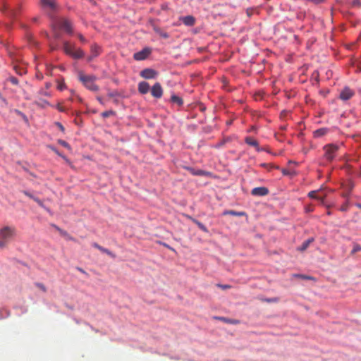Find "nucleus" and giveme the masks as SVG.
Masks as SVG:
<instances>
[{"instance_id": "obj_1", "label": "nucleus", "mask_w": 361, "mask_h": 361, "mask_svg": "<svg viewBox=\"0 0 361 361\" xmlns=\"http://www.w3.org/2000/svg\"><path fill=\"white\" fill-rule=\"evenodd\" d=\"M42 9L52 19L51 29L55 39H61V34L59 29L64 30L68 35H73L71 21L67 18H56L54 14L58 11V5L55 0H39Z\"/></svg>"}, {"instance_id": "obj_2", "label": "nucleus", "mask_w": 361, "mask_h": 361, "mask_svg": "<svg viewBox=\"0 0 361 361\" xmlns=\"http://www.w3.org/2000/svg\"><path fill=\"white\" fill-rule=\"evenodd\" d=\"M22 0H0V11L11 18H16L20 11Z\"/></svg>"}, {"instance_id": "obj_3", "label": "nucleus", "mask_w": 361, "mask_h": 361, "mask_svg": "<svg viewBox=\"0 0 361 361\" xmlns=\"http://www.w3.org/2000/svg\"><path fill=\"white\" fill-rule=\"evenodd\" d=\"M16 235V228L12 226H4L0 228V248L5 247Z\"/></svg>"}, {"instance_id": "obj_4", "label": "nucleus", "mask_w": 361, "mask_h": 361, "mask_svg": "<svg viewBox=\"0 0 361 361\" xmlns=\"http://www.w3.org/2000/svg\"><path fill=\"white\" fill-rule=\"evenodd\" d=\"M63 52L74 59H80L85 56V52L80 49H76L74 44L65 40L63 42Z\"/></svg>"}, {"instance_id": "obj_5", "label": "nucleus", "mask_w": 361, "mask_h": 361, "mask_svg": "<svg viewBox=\"0 0 361 361\" xmlns=\"http://www.w3.org/2000/svg\"><path fill=\"white\" fill-rule=\"evenodd\" d=\"M97 78L94 75H86L82 72L79 73V80L83 85L90 91L97 92L99 87L94 83Z\"/></svg>"}, {"instance_id": "obj_6", "label": "nucleus", "mask_w": 361, "mask_h": 361, "mask_svg": "<svg viewBox=\"0 0 361 361\" xmlns=\"http://www.w3.org/2000/svg\"><path fill=\"white\" fill-rule=\"evenodd\" d=\"M342 144L331 143L324 147V158L329 161H333L337 156L338 152Z\"/></svg>"}, {"instance_id": "obj_7", "label": "nucleus", "mask_w": 361, "mask_h": 361, "mask_svg": "<svg viewBox=\"0 0 361 361\" xmlns=\"http://www.w3.org/2000/svg\"><path fill=\"white\" fill-rule=\"evenodd\" d=\"M152 53V49L149 47H145L141 51H137L133 54V59L135 61H143L149 57Z\"/></svg>"}, {"instance_id": "obj_8", "label": "nucleus", "mask_w": 361, "mask_h": 361, "mask_svg": "<svg viewBox=\"0 0 361 361\" xmlns=\"http://www.w3.org/2000/svg\"><path fill=\"white\" fill-rule=\"evenodd\" d=\"M140 75L145 79H155L158 76V72L153 68H147L142 70Z\"/></svg>"}, {"instance_id": "obj_9", "label": "nucleus", "mask_w": 361, "mask_h": 361, "mask_svg": "<svg viewBox=\"0 0 361 361\" xmlns=\"http://www.w3.org/2000/svg\"><path fill=\"white\" fill-rule=\"evenodd\" d=\"M151 94L157 99H159L163 95V89L159 82H156L151 88Z\"/></svg>"}, {"instance_id": "obj_10", "label": "nucleus", "mask_w": 361, "mask_h": 361, "mask_svg": "<svg viewBox=\"0 0 361 361\" xmlns=\"http://www.w3.org/2000/svg\"><path fill=\"white\" fill-rule=\"evenodd\" d=\"M354 95V92L348 87H345L340 92L339 98L343 101L350 99Z\"/></svg>"}, {"instance_id": "obj_11", "label": "nucleus", "mask_w": 361, "mask_h": 361, "mask_svg": "<svg viewBox=\"0 0 361 361\" xmlns=\"http://www.w3.org/2000/svg\"><path fill=\"white\" fill-rule=\"evenodd\" d=\"M179 20L185 26H193L196 22L195 18L192 16L188 15L185 16L179 17Z\"/></svg>"}, {"instance_id": "obj_12", "label": "nucleus", "mask_w": 361, "mask_h": 361, "mask_svg": "<svg viewBox=\"0 0 361 361\" xmlns=\"http://www.w3.org/2000/svg\"><path fill=\"white\" fill-rule=\"evenodd\" d=\"M251 194L253 196H265L269 194V189L266 187H257L252 190Z\"/></svg>"}, {"instance_id": "obj_13", "label": "nucleus", "mask_w": 361, "mask_h": 361, "mask_svg": "<svg viewBox=\"0 0 361 361\" xmlns=\"http://www.w3.org/2000/svg\"><path fill=\"white\" fill-rule=\"evenodd\" d=\"M186 169L193 176H209L210 173L202 169H195L192 167H187Z\"/></svg>"}, {"instance_id": "obj_14", "label": "nucleus", "mask_w": 361, "mask_h": 361, "mask_svg": "<svg viewBox=\"0 0 361 361\" xmlns=\"http://www.w3.org/2000/svg\"><path fill=\"white\" fill-rule=\"evenodd\" d=\"M53 227H54L56 231H58L59 233L61 234V235L64 237L66 240H71V241H73V242L77 241L76 239L75 238L72 237L71 235H70L67 231L60 228L59 226H57L56 225H53Z\"/></svg>"}, {"instance_id": "obj_15", "label": "nucleus", "mask_w": 361, "mask_h": 361, "mask_svg": "<svg viewBox=\"0 0 361 361\" xmlns=\"http://www.w3.org/2000/svg\"><path fill=\"white\" fill-rule=\"evenodd\" d=\"M149 90V85L145 81H142L138 83V91L140 94H147Z\"/></svg>"}, {"instance_id": "obj_16", "label": "nucleus", "mask_w": 361, "mask_h": 361, "mask_svg": "<svg viewBox=\"0 0 361 361\" xmlns=\"http://www.w3.org/2000/svg\"><path fill=\"white\" fill-rule=\"evenodd\" d=\"M90 52L93 56L97 57L102 52V47L97 44L94 43L90 47Z\"/></svg>"}, {"instance_id": "obj_17", "label": "nucleus", "mask_w": 361, "mask_h": 361, "mask_svg": "<svg viewBox=\"0 0 361 361\" xmlns=\"http://www.w3.org/2000/svg\"><path fill=\"white\" fill-rule=\"evenodd\" d=\"M245 142L252 147H254L255 149L258 148L259 142L257 140L254 139L251 136H247L245 137Z\"/></svg>"}, {"instance_id": "obj_18", "label": "nucleus", "mask_w": 361, "mask_h": 361, "mask_svg": "<svg viewBox=\"0 0 361 361\" xmlns=\"http://www.w3.org/2000/svg\"><path fill=\"white\" fill-rule=\"evenodd\" d=\"M47 36L50 43L51 51H53L57 50L59 48V45L55 42L57 39H55L54 33L52 34V37H50L49 35H47Z\"/></svg>"}, {"instance_id": "obj_19", "label": "nucleus", "mask_w": 361, "mask_h": 361, "mask_svg": "<svg viewBox=\"0 0 361 361\" xmlns=\"http://www.w3.org/2000/svg\"><path fill=\"white\" fill-rule=\"evenodd\" d=\"M170 102L172 104H177L179 107L182 106L183 104V99L180 97L174 94L171 95Z\"/></svg>"}, {"instance_id": "obj_20", "label": "nucleus", "mask_w": 361, "mask_h": 361, "mask_svg": "<svg viewBox=\"0 0 361 361\" xmlns=\"http://www.w3.org/2000/svg\"><path fill=\"white\" fill-rule=\"evenodd\" d=\"M314 240V238H310L305 240L302 245L298 247V250L300 252H303L307 249L310 245Z\"/></svg>"}, {"instance_id": "obj_21", "label": "nucleus", "mask_w": 361, "mask_h": 361, "mask_svg": "<svg viewBox=\"0 0 361 361\" xmlns=\"http://www.w3.org/2000/svg\"><path fill=\"white\" fill-rule=\"evenodd\" d=\"M329 132V129L327 128H321L314 131L313 135L316 138L321 137L326 135Z\"/></svg>"}, {"instance_id": "obj_22", "label": "nucleus", "mask_w": 361, "mask_h": 361, "mask_svg": "<svg viewBox=\"0 0 361 361\" xmlns=\"http://www.w3.org/2000/svg\"><path fill=\"white\" fill-rule=\"evenodd\" d=\"M214 319H215L216 320L222 321L225 323L231 324H238L240 323L239 320L229 319V318H226V317H214Z\"/></svg>"}, {"instance_id": "obj_23", "label": "nucleus", "mask_w": 361, "mask_h": 361, "mask_svg": "<svg viewBox=\"0 0 361 361\" xmlns=\"http://www.w3.org/2000/svg\"><path fill=\"white\" fill-rule=\"evenodd\" d=\"M189 219L194 223L195 224L198 228L202 231L204 233H208L209 231L207 229V228L202 224L201 223L200 221H199L198 220H197L195 218H192L191 216H189Z\"/></svg>"}, {"instance_id": "obj_24", "label": "nucleus", "mask_w": 361, "mask_h": 361, "mask_svg": "<svg viewBox=\"0 0 361 361\" xmlns=\"http://www.w3.org/2000/svg\"><path fill=\"white\" fill-rule=\"evenodd\" d=\"M231 138L230 137H226L222 139L221 141L216 142L213 147L216 149H220L225 145L226 143L231 142Z\"/></svg>"}, {"instance_id": "obj_25", "label": "nucleus", "mask_w": 361, "mask_h": 361, "mask_svg": "<svg viewBox=\"0 0 361 361\" xmlns=\"http://www.w3.org/2000/svg\"><path fill=\"white\" fill-rule=\"evenodd\" d=\"M13 69H14L15 72L16 73V74H18L19 75H23L26 74V73H27L26 68L25 67L20 66L19 65H14Z\"/></svg>"}, {"instance_id": "obj_26", "label": "nucleus", "mask_w": 361, "mask_h": 361, "mask_svg": "<svg viewBox=\"0 0 361 361\" xmlns=\"http://www.w3.org/2000/svg\"><path fill=\"white\" fill-rule=\"evenodd\" d=\"M232 215V216H243L245 214L244 212H236L234 210H225L223 212V215Z\"/></svg>"}, {"instance_id": "obj_27", "label": "nucleus", "mask_w": 361, "mask_h": 361, "mask_svg": "<svg viewBox=\"0 0 361 361\" xmlns=\"http://www.w3.org/2000/svg\"><path fill=\"white\" fill-rule=\"evenodd\" d=\"M154 32L158 34L162 38H164V39H168L169 37V33H167L166 32H164L163 31L161 28L159 27H154Z\"/></svg>"}, {"instance_id": "obj_28", "label": "nucleus", "mask_w": 361, "mask_h": 361, "mask_svg": "<svg viewBox=\"0 0 361 361\" xmlns=\"http://www.w3.org/2000/svg\"><path fill=\"white\" fill-rule=\"evenodd\" d=\"M281 173L283 176H295L297 172L294 169H282Z\"/></svg>"}, {"instance_id": "obj_29", "label": "nucleus", "mask_w": 361, "mask_h": 361, "mask_svg": "<svg viewBox=\"0 0 361 361\" xmlns=\"http://www.w3.org/2000/svg\"><path fill=\"white\" fill-rule=\"evenodd\" d=\"M10 315V312L6 309L0 310V319H3L8 317Z\"/></svg>"}, {"instance_id": "obj_30", "label": "nucleus", "mask_w": 361, "mask_h": 361, "mask_svg": "<svg viewBox=\"0 0 361 361\" xmlns=\"http://www.w3.org/2000/svg\"><path fill=\"white\" fill-rule=\"evenodd\" d=\"M361 251V245L354 243L353 250L350 252V255H353L356 252Z\"/></svg>"}, {"instance_id": "obj_31", "label": "nucleus", "mask_w": 361, "mask_h": 361, "mask_svg": "<svg viewBox=\"0 0 361 361\" xmlns=\"http://www.w3.org/2000/svg\"><path fill=\"white\" fill-rule=\"evenodd\" d=\"M6 80L14 85H18L19 83L18 78L14 76L8 77Z\"/></svg>"}, {"instance_id": "obj_32", "label": "nucleus", "mask_w": 361, "mask_h": 361, "mask_svg": "<svg viewBox=\"0 0 361 361\" xmlns=\"http://www.w3.org/2000/svg\"><path fill=\"white\" fill-rule=\"evenodd\" d=\"M115 114V112L112 110H108V111H105L104 112L102 113V116L103 118H108L111 116H113Z\"/></svg>"}, {"instance_id": "obj_33", "label": "nucleus", "mask_w": 361, "mask_h": 361, "mask_svg": "<svg viewBox=\"0 0 361 361\" xmlns=\"http://www.w3.org/2000/svg\"><path fill=\"white\" fill-rule=\"evenodd\" d=\"M50 148L59 157H62L63 159L67 160V158L65 155L62 154L56 147H50Z\"/></svg>"}, {"instance_id": "obj_34", "label": "nucleus", "mask_w": 361, "mask_h": 361, "mask_svg": "<svg viewBox=\"0 0 361 361\" xmlns=\"http://www.w3.org/2000/svg\"><path fill=\"white\" fill-rule=\"evenodd\" d=\"M58 143L67 149L71 148L70 145L66 141H65L63 140H59Z\"/></svg>"}, {"instance_id": "obj_35", "label": "nucleus", "mask_w": 361, "mask_h": 361, "mask_svg": "<svg viewBox=\"0 0 361 361\" xmlns=\"http://www.w3.org/2000/svg\"><path fill=\"white\" fill-rule=\"evenodd\" d=\"M57 89L60 91H63L66 89V85L63 82H59Z\"/></svg>"}, {"instance_id": "obj_36", "label": "nucleus", "mask_w": 361, "mask_h": 361, "mask_svg": "<svg viewBox=\"0 0 361 361\" xmlns=\"http://www.w3.org/2000/svg\"><path fill=\"white\" fill-rule=\"evenodd\" d=\"M348 207H349V203H348V201H346L345 203H343V204L341 205V208H340V210H341V212H346V211H348Z\"/></svg>"}, {"instance_id": "obj_37", "label": "nucleus", "mask_w": 361, "mask_h": 361, "mask_svg": "<svg viewBox=\"0 0 361 361\" xmlns=\"http://www.w3.org/2000/svg\"><path fill=\"white\" fill-rule=\"evenodd\" d=\"M295 276L298 277V278H300V279H307V280H312V279H313V278L312 276H307V275H303V274H295Z\"/></svg>"}, {"instance_id": "obj_38", "label": "nucleus", "mask_w": 361, "mask_h": 361, "mask_svg": "<svg viewBox=\"0 0 361 361\" xmlns=\"http://www.w3.org/2000/svg\"><path fill=\"white\" fill-rule=\"evenodd\" d=\"M317 191L315 190H312V191H310L307 196L310 197V198H312V199H319V197L317 196Z\"/></svg>"}, {"instance_id": "obj_39", "label": "nucleus", "mask_w": 361, "mask_h": 361, "mask_svg": "<svg viewBox=\"0 0 361 361\" xmlns=\"http://www.w3.org/2000/svg\"><path fill=\"white\" fill-rule=\"evenodd\" d=\"M35 286L39 288L40 290H42L43 292H47V288L42 283H35Z\"/></svg>"}, {"instance_id": "obj_40", "label": "nucleus", "mask_w": 361, "mask_h": 361, "mask_svg": "<svg viewBox=\"0 0 361 361\" xmlns=\"http://www.w3.org/2000/svg\"><path fill=\"white\" fill-rule=\"evenodd\" d=\"M103 253H106V255H108L109 256L114 258L116 257V255L112 252H111L109 250L106 249V248H104L102 250V252Z\"/></svg>"}, {"instance_id": "obj_41", "label": "nucleus", "mask_w": 361, "mask_h": 361, "mask_svg": "<svg viewBox=\"0 0 361 361\" xmlns=\"http://www.w3.org/2000/svg\"><path fill=\"white\" fill-rule=\"evenodd\" d=\"M77 36H78V39H80V41L82 43H83V44L87 43V41L86 38H85V37L82 34L78 33V34L77 35Z\"/></svg>"}, {"instance_id": "obj_42", "label": "nucleus", "mask_w": 361, "mask_h": 361, "mask_svg": "<svg viewBox=\"0 0 361 361\" xmlns=\"http://www.w3.org/2000/svg\"><path fill=\"white\" fill-rule=\"evenodd\" d=\"M352 6L354 7H361V0H353Z\"/></svg>"}, {"instance_id": "obj_43", "label": "nucleus", "mask_w": 361, "mask_h": 361, "mask_svg": "<svg viewBox=\"0 0 361 361\" xmlns=\"http://www.w3.org/2000/svg\"><path fill=\"white\" fill-rule=\"evenodd\" d=\"M55 125L59 128V129L61 132L64 133V131H65V128H64L63 126L61 123H59V122H56V123H55Z\"/></svg>"}, {"instance_id": "obj_44", "label": "nucleus", "mask_w": 361, "mask_h": 361, "mask_svg": "<svg viewBox=\"0 0 361 361\" xmlns=\"http://www.w3.org/2000/svg\"><path fill=\"white\" fill-rule=\"evenodd\" d=\"M267 302H276L279 301V299L277 298H266L264 300Z\"/></svg>"}, {"instance_id": "obj_45", "label": "nucleus", "mask_w": 361, "mask_h": 361, "mask_svg": "<svg viewBox=\"0 0 361 361\" xmlns=\"http://www.w3.org/2000/svg\"><path fill=\"white\" fill-rule=\"evenodd\" d=\"M326 0H308L307 2L313 3L314 4H319L324 2Z\"/></svg>"}, {"instance_id": "obj_46", "label": "nucleus", "mask_w": 361, "mask_h": 361, "mask_svg": "<svg viewBox=\"0 0 361 361\" xmlns=\"http://www.w3.org/2000/svg\"><path fill=\"white\" fill-rule=\"evenodd\" d=\"M257 152H267L268 153H270V151L267 149L265 147H259V145L258 146V148L257 149Z\"/></svg>"}, {"instance_id": "obj_47", "label": "nucleus", "mask_w": 361, "mask_h": 361, "mask_svg": "<svg viewBox=\"0 0 361 361\" xmlns=\"http://www.w3.org/2000/svg\"><path fill=\"white\" fill-rule=\"evenodd\" d=\"M23 193L25 194L26 196H27L28 197H30L31 199L34 198V195L31 192L27 191V190H23Z\"/></svg>"}, {"instance_id": "obj_48", "label": "nucleus", "mask_w": 361, "mask_h": 361, "mask_svg": "<svg viewBox=\"0 0 361 361\" xmlns=\"http://www.w3.org/2000/svg\"><path fill=\"white\" fill-rule=\"evenodd\" d=\"M305 16V14L304 13H299L297 15V18L300 20H302Z\"/></svg>"}, {"instance_id": "obj_49", "label": "nucleus", "mask_w": 361, "mask_h": 361, "mask_svg": "<svg viewBox=\"0 0 361 361\" xmlns=\"http://www.w3.org/2000/svg\"><path fill=\"white\" fill-rule=\"evenodd\" d=\"M305 211L306 212H312L313 211V208L312 206L306 207Z\"/></svg>"}, {"instance_id": "obj_50", "label": "nucleus", "mask_w": 361, "mask_h": 361, "mask_svg": "<svg viewBox=\"0 0 361 361\" xmlns=\"http://www.w3.org/2000/svg\"><path fill=\"white\" fill-rule=\"evenodd\" d=\"M76 269L78 270L80 272H81L85 275H87V272L83 269H82L80 267H77Z\"/></svg>"}, {"instance_id": "obj_51", "label": "nucleus", "mask_w": 361, "mask_h": 361, "mask_svg": "<svg viewBox=\"0 0 361 361\" xmlns=\"http://www.w3.org/2000/svg\"><path fill=\"white\" fill-rule=\"evenodd\" d=\"M218 286L219 287H221V288H223V289H227V288H231V286L229 285H220V284H219Z\"/></svg>"}, {"instance_id": "obj_52", "label": "nucleus", "mask_w": 361, "mask_h": 361, "mask_svg": "<svg viewBox=\"0 0 361 361\" xmlns=\"http://www.w3.org/2000/svg\"><path fill=\"white\" fill-rule=\"evenodd\" d=\"M94 58H96V56H93L92 54H90V56H89L87 57V61L90 62L92 61Z\"/></svg>"}, {"instance_id": "obj_53", "label": "nucleus", "mask_w": 361, "mask_h": 361, "mask_svg": "<svg viewBox=\"0 0 361 361\" xmlns=\"http://www.w3.org/2000/svg\"><path fill=\"white\" fill-rule=\"evenodd\" d=\"M56 108L61 112H64L65 111V109L63 107H61L59 104L57 105Z\"/></svg>"}, {"instance_id": "obj_54", "label": "nucleus", "mask_w": 361, "mask_h": 361, "mask_svg": "<svg viewBox=\"0 0 361 361\" xmlns=\"http://www.w3.org/2000/svg\"><path fill=\"white\" fill-rule=\"evenodd\" d=\"M43 95L44 96H47V97H50L51 96V94L48 92H41Z\"/></svg>"}, {"instance_id": "obj_55", "label": "nucleus", "mask_w": 361, "mask_h": 361, "mask_svg": "<svg viewBox=\"0 0 361 361\" xmlns=\"http://www.w3.org/2000/svg\"><path fill=\"white\" fill-rule=\"evenodd\" d=\"M92 247H95V248H97H97L99 247V245L98 243H92Z\"/></svg>"}, {"instance_id": "obj_56", "label": "nucleus", "mask_w": 361, "mask_h": 361, "mask_svg": "<svg viewBox=\"0 0 361 361\" xmlns=\"http://www.w3.org/2000/svg\"><path fill=\"white\" fill-rule=\"evenodd\" d=\"M97 99L99 101V102L102 104H104V102H103V100H102V98L100 97H97Z\"/></svg>"}, {"instance_id": "obj_57", "label": "nucleus", "mask_w": 361, "mask_h": 361, "mask_svg": "<svg viewBox=\"0 0 361 361\" xmlns=\"http://www.w3.org/2000/svg\"><path fill=\"white\" fill-rule=\"evenodd\" d=\"M32 21L33 23H37L38 21V18L37 17H34L32 18Z\"/></svg>"}, {"instance_id": "obj_58", "label": "nucleus", "mask_w": 361, "mask_h": 361, "mask_svg": "<svg viewBox=\"0 0 361 361\" xmlns=\"http://www.w3.org/2000/svg\"><path fill=\"white\" fill-rule=\"evenodd\" d=\"M288 164L289 165L293 164H295V165L297 164V163H296V162H295V161H291V160L288 161Z\"/></svg>"}, {"instance_id": "obj_59", "label": "nucleus", "mask_w": 361, "mask_h": 361, "mask_svg": "<svg viewBox=\"0 0 361 361\" xmlns=\"http://www.w3.org/2000/svg\"><path fill=\"white\" fill-rule=\"evenodd\" d=\"M39 207H42V208H43V209H44V208H45V207H46V206L44 204L43 202H42V203H40V204H39Z\"/></svg>"}, {"instance_id": "obj_60", "label": "nucleus", "mask_w": 361, "mask_h": 361, "mask_svg": "<svg viewBox=\"0 0 361 361\" xmlns=\"http://www.w3.org/2000/svg\"><path fill=\"white\" fill-rule=\"evenodd\" d=\"M355 206L359 208V209H361V203H356L355 204Z\"/></svg>"}, {"instance_id": "obj_61", "label": "nucleus", "mask_w": 361, "mask_h": 361, "mask_svg": "<svg viewBox=\"0 0 361 361\" xmlns=\"http://www.w3.org/2000/svg\"><path fill=\"white\" fill-rule=\"evenodd\" d=\"M260 166H261L262 167H263V168H265V167H267V164H265V163H263V164H260Z\"/></svg>"}, {"instance_id": "obj_62", "label": "nucleus", "mask_w": 361, "mask_h": 361, "mask_svg": "<svg viewBox=\"0 0 361 361\" xmlns=\"http://www.w3.org/2000/svg\"><path fill=\"white\" fill-rule=\"evenodd\" d=\"M44 209H45L47 212L51 213V210L48 207H45Z\"/></svg>"}, {"instance_id": "obj_63", "label": "nucleus", "mask_w": 361, "mask_h": 361, "mask_svg": "<svg viewBox=\"0 0 361 361\" xmlns=\"http://www.w3.org/2000/svg\"><path fill=\"white\" fill-rule=\"evenodd\" d=\"M104 247H102V246H99V247L97 248L99 250H100L101 252H102V250L104 249Z\"/></svg>"}, {"instance_id": "obj_64", "label": "nucleus", "mask_w": 361, "mask_h": 361, "mask_svg": "<svg viewBox=\"0 0 361 361\" xmlns=\"http://www.w3.org/2000/svg\"><path fill=\"white\" fill-rule=\"evenodd\" d=\"M358 176L361 177V165H360V171L358 173Z\"/></svg>"}]
</instances>
